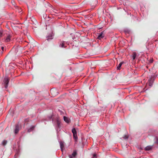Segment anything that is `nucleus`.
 <instances>
[{"label":"nucleus","mask_w":158,"mask_h":158,"mask_svg":"<svg viewBox=\"0 0 158 158\" xmlns=\"http://www.w3.org/2000/svg\"><path fill=\"white\" fill-rule=\"evenodd\" d=\"M10 36L9 35L7 36V37L5 40V41L6 42H8L10 41Z\"/></svg>","instance_id":"obj_13"},{"label":"nucleus","mask_w":158,"mask_h":158,"mask_svg":"<svg viewBox=\"0 0 158 158\" xmlns=\"http://www.w3.org/2000/svg\"><path fill=\"white\" fill-rule=\"evenodd\" d=\"M64 121L67 123H69V118L65 116L64 117Z\"/></svg>","instance_id":"obj_14"},{"label":"nucleus","mask_w":158,"mask_h":158,"mask_svg":"<svg viewBox=\"0 0 158 158\" xmlns=\"http://www.w3.org/2000/svg\"><path fill=\"white\" fill-rule=\"evenodd\" d=\"M35 126H32L30 128H29L28 129L27 131L28 132H30L31 131H32L33 130H34V129L35 128Z\"/></svg>","instance_id":"obj_10"},{"label":"nucleus","mask_w":158,"mask_h":158,"mask_svg":"<svg viewBox=\"0 0 158 158\" xmlns=\"http://www.w3.org/2000/svg\"><path fill=\"white\" fill-rule=\"evenodd\" d=\"M52 118V116H51V117H49V118H50V119H51V118Z\"/></svg>","instance_id":"obj_25"},{"label":"nucleus","mask_w":158,"mask_h":158,"mask_svg":"<svg viewBox=\"0 0 158 158\" xmlns=\"http://www.w3.org/2000/svg\"><path fill=\"white\" fill-rule=\"evenodd\" d=\"M52 91H53V90H52V89H51V93H52Z\"/></svg>","instance_id":"obj_24"},{"label":"nucleus","mask_w":158,"mask_h":158,"mask_svg":"<svg viewBox=\"0 0 158 158\" xmlns=\"http://www.w3.org/2000/svg\"><path fill=\"white\" fill-rule=\"evenodd\" d=\"M154 78L152 76L148 80V84L150 86H152L153 85Z\"/></svg>","instance_id":"obj_2"},{"label":"nucleus","mask_w":158,"mask_h":158,"mask_svg":"<svg viewBox=\"0 0 158 158\" xmlns=\"http://www.w3.org/2000/svg\"><path fill=\"white\" fill-rule=\"evenodd\" d=\"M104 36L103 34V32H101L98 35L97 38L99 40H101L102 38L104 37Z\"/></svg>","instance_id":"obj_9"},{"label":"nucleus","mask_w":158,"mask_h":158,"mask_svg":"<svg viewBox=\"0 0 158 158\" xmlns=\"http://www.w3.org/2000/svg\"><path fill=\"white\" fill-rule=\"evenodd\" d=\"M77 155V152L76 150L73 151V153L71 155H69V158H75Z\"/></svg>","instance_id":"obj_6"},{"label":"nucleus","mask_w":158,"mask_h":158,"mask_svg":"<svg viewBox=\"0 0 158 158\" xmlns=\"http://www.w3.org/2000/svg\"><path fill=\"white\" fill-rule=\"evenodd\" d=\"M60 144L61 150V151L63 152L64 148V143L62 141H60Z\"/></svg>","instance_id":"obj_8"},{"label":"nucleus","mask_w":158,"mask_h":158,"mask_svg":"<svg viewBox=\"0 0 158 158\" xmlns=\"http://www.w3.org/2000/svg\"><path fill=\"white\" fill-rule=\"evenodd\" d=\"M151 62H152V61H151Z\"/></svg>","instance_id":"obj_26"},{"label":"nucleus","mask_w":158,"mask_h":158,"mask_svg":"<svg viewBox=\"0 0 158 158\" xmlns=\"http://www.w3.org/2000/svg\"><path fill=\"white\" fill-rule=\"evenodd\" d=\"M2 33L1 31H0V38L2 36Z\"/></svg>","instance_id":"obj_21"},{"label":"nucleus","mask_w":158,"mask_h":158,"mask_svg":"<svg viewBox=\"0 0 158 158\" xmlns=\"http://www.w3.org/2000/svg\"><path fill=\"white\" fill-rule=\"evenodd\" d=\"M59 47L61 48H65L64 46V42H63L61 43H60L59 44Z\"/></svg>","instance_id":"obj_16"},{"label":"nucleus","mask_w":158,"mask_h":158,"mask_svg":"<svg viewBox=\"0 0 158 158\" xmlns=\"http://www.w3.org/2000/svg\"><path fill=\"white\" fill-rule=\"evenodd\" d=\"M53 36L54 35L52 33H50L46 37L48 41H49L53 39Z\"/></svg>","instance_id":"obj_7"},{"label":"nucleus","mask_w":158,"mask_h":158,"mask_svg":"<svg viewBox=\"0 0 158 158\" xmlns=\"http://www.w3.org/2000/svg\"><path fill=\"white\" fill-rule=\"evenodd\" d=\"M22 10L20 9V10H19V12H21Z\"/></svg>","instance_id":"obj_23"},{"label":"nucleus","mask_w":158,"mask_h":158,"mask_svg":"<svg viewBox=\"0 0 158 158\" xmlns=\"http://www.w3.org/2000/svg\"><path fill=\"white\" fill-rule=\"evenodd\" d=\"M19 126L18 124L16 125L14 130V132L15 134H16L19 132Z\"/></svg>","instance_id":"obj_5"},{"label":"nucleus","mask_w":158,"mask_h":158,"mask_svg":"<svg viewBox=\"0 0 158 158\" xmlns=\"http://www.w3.org/2000/svg\"><path fill=\"white\" fill-rule=\"evenodd\" d=\"M123 138L124 139H127L128 138V136L127 135H125L124 136H123Z\"/></svg>","instance_id":"obj_19"},{"label":"nucleus","mask_w":158,"mask_h":158,"mask_svg":"<svg viewBox=\"0 0 158 158\" xmlns=\"http://www.w3.org/2000/svg\"><path fill=\"white\" fill-rule=\"evenodd\" d=\"M2 50L3 51V49H4V47H2Z\"/></svg>","instance_id":"obj_22"},{"label":"nucleus","mask_w":158,"mask_h":158,"mask_svg":"<svg viewBox=\"0 0 158 158\" xmlns=\"http://www.w3.org/2000/svg\"><path fill=\"white\" fill-rule=\"evenodd\" d=\"M7 143V141L6 140H4L2 142V144L3 146H5Z\"/></svg>","instance_id":"obj_17"},{"label":"nucleus","mask_w":158,"mask_h":158,"mask_svg":"<svg viewBox=\"0 0 158 158\" xmlns=\"http://www.w3.org/2000/svg\"><path fill=\"white\" fill-rule=\"evenodd\" d=\"M137 56L136 53L135 52H133L132 55L131 56L132 57L133 60H134L135 59V57Z\"/></svg>","instance_id":"obj_12"},{"label":"nucleus","mask_w":158,"mask_h":158,"mask_svg":"<svg viewBox=\"0 0 158 158\" xmlns=\"http://www.w3.org/2000/svg\"><path fill=\"white\" fill-rule=\"evenodd\" d=\"M155 143L158 145V138L156 137L155 138Z\"/></svg>","instance_id":"obj_18"},{"label":"nucleus","mask_w":158,"mask_h":158,"mask_svg":"<svg viewBox=\"0 0 158 158\" xmlns=\"http://www.w3.org/2000/svg\"><path fill=\"white\" fill-rule=\"evenodd\" d=\"M72 132L73 134V138L76 140L77 139V131L75 128H73L72 130Z\"/></svg>","instance_id":"obj_4"},{"label":"nucleus","mask_w":158,"mask_h":158,"mask_svg":"<svg viewBox=\"0 0 158 158\" xmlns=\"http://www.w3.org/2000/svg\"><path fill=\"white\" fill-rule=\"evenodd\" d=\"M3 82L5 85V87L6 89L8 86V84L9 82V80L8 77H5L4 79Z\"/></svg>","instance_id":"obj_3"},{"label":"nucleus","mask_w":158,"mask_h":158,"mask_svg":"<svg viewBox=\"0 0 158 158\" xmlns=\"http://www.w3.org/2000/svg\"><path fill=\"white\" fill-rule=\"evenodd\" d=\"M52 123L54 126L55 127L56 129L57 130L60 127V122L58 119H52Z\"/></svg>","instance_id":"obj_1"},{"label":"nucleus","mask_w":158,"mask_h":158,"mask_svg":"<svg viewBox=\"0 0 158 158\" xmlns=\"http://www.w3.org/2000/svg\"><path fill=\"white\" fill-rule=\"evenodd\" d=\"M97 156L96 154H94L93 155V157L92 158H97Z\"/></svg>","instance_id":"obj_20"},{"label":"nucleus","mask_w":158,"mask_h":158,"mask_svg":"<svg viewBox=\"0 0 158 158\" xmlns=\"http://www.w3.org/2000/svg\"><path fill=\"white\" fill-rule=\"evenodd\" d=\"M123 63V62H120L119 64H118V66L117 67V70H120V68L122 65V64Z\"/></svg>","instance_id":"obj_15"},{"label":"nucleus","mask_w":158,"mask_h":158,"mask_svg":"<svg viewBox=\"0 0 158 158\" xmlns=\"http://www.w3.org/2000/svg\"><path fill=\"white\" fill-rule=\"evenodd\" d=\"M152 148V147L150 146H148L146 147L144 149L146 151H149L151 150Z\"/></svg>","instance_id":"obj_11"}]
</instances>
